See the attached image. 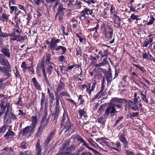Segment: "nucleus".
<instances>
[{"label": "nucleus", "mask_w": 155, "mask_h": 155, "mask_svg": "<svg viewBox=\"0 0 155 155\" xmlns=\"http://www.w3.org/2000/svg\"><path fill=\"white\" fill-rule=\"evenodd\" d=\"M1 51L3 54H0V64L3 66L0 67V73H3L5 76L10 77L11 74V66L5 57L8 58H10V51L8 47H4Z\"/></svg>", "instance_id": "obj_1"}, {"label": "nucleus", "mask_w": 155, "mask_h": 155, "mask_svg": "<svg viewBox=\"0 0 155 155\" xmlns=\"http://www.w3.org/2000/svg\"><path fill=\"white\" fill-rule=\"evenodd\" d=\"M137 94L135 92L134 94V98L133 99V101L130 100H127L125 98H118L115 97L114 98L113 100L120 103L119 104H117L116 106L118 108L120 109L122 108L123 106V103H125L127 105L128 108L130 109H131L132 110L136 111L137 110H139V107L138 105L140 106L139 108H140L142 107V104H141V101L140 100L138 101V99H139L140 97H137Z\"/></svg>", "instance_id": "obj_2"}, {"label": "nucleus", "mask_w": 155, "mask_h": 155, "mask_svg": "<svg viewBox=\"0 0 155 155\" xmlns=\"http://www.w3.org/2000/svg\"><path fill=\"white\" fill-rule=\"evenodd\" d=\"M79 135H74L71 138L70 140L64 142L62 144L63 149H65L68 153L75 150L76 148L81 143L78 142V138H79Z\"/></svg>", "instance_id": "obj_3"}, {"label": "nucleus", "mask_w": 155, "mask_h": 155, "mask_svg": "<svg viewBox=\"0 0 155 155\" xmlns=\"http://www.w3.org/2000/svg\"><path fill=\"white\" fill-rule=\"evenodd\" d=\"M60 128H63L64 132H69L71 130L72 132L74 130L75 127L74 124L71 121L68 113H66L64 111L63 113L62 119L61 121Z\"/></svg>", "instance_id": "obj_4"}, {"label": "nucleus", "mask_w": 155, "mask_h": 155, "mask_svg": "<svg viewBox=\"0 0 155 155\" xmlns=\"http://www.w3.org/2000/svg\"><path fill=\"white\" fill-rule=\"evenodd\" d=\"M32 122L29 126L25 127L22 129L19 133V135L22 136L26 135L28 133L30 134H33L35 131V129L37 125V119L36 115L32 116L31 117Z\"/></svg>", "instance_id": "obj_5"}, {"label": "nucleus", "mask_w": 155, "mask_h": 155, "mask_svg": "<svg viewBox=\"0 0 155 155\" xmlns=\"http://www.w3.org/2000/svg\"><path fill=\"white\" fill-rule=\"evenodd\" d=\"M114 98H113L111 100L112 103H114V106H109L106 108L104 114V116L105 117H107L109 116L110 114L111 116H113L117 112V111L116 110L115 107L117 108L116 105L119 104L120 103L114 101L113 99Z\"/></svg>", "instance_id": "obj_6"}, {"label": "nucleus", "mask_w": 155, "mask_h": 155, "mask_svg": "<svg viewBox=\"0 0 155 155\" xmlns=\"http://www.w3.org/2000/svg\"><path fill=\"white\" fill-rule=\"evenodd\" d=\"M119 139L122 143L123 149H126L129 148V141L126 137L125 131L124 130L122 134H119L118 135Z\"/></svg>", "instance_id": "obj_7"}, {"label": "nucleus", "mask_w": 155, "mask_h": 155, "mask_svg": "<svg viewBox=\"0 0 155 155\" xmlns=\"http://www.w3.org/2000/svg\"><path fill=\"white\" fill-rule=\"evenodd\" d=\"M45 56H44L42 58L41 62L40 64H38L36 70L37 72V74L39 76V72L38 71L39 69H40L41 70L42 73L43 74V76L44 78H47L45 68Z\"/></svg>", "instance_id": "obj_8"}, {"label": "nucleus", "mask_w": 155, "mask_h": 155, "mask_svg": "<svg viewBox=\"0 0 155 155\" xmlns=\"http://www.w3.org/2000/svg\"><path fill=\"white\" fill-rule=\"evenodd\" d=\"M55 130H53L49 133L44 142V146L45 148L47 147L48 146L51 140L55 137Z\"/></svg>", "instance_id": "obj_9"}, {"label": "nucleus", "mask_w": 155, "mask_h": 155, "mask_svg": "<svg viewBox=\"0 0 155 155\" xmlns=\"http://www.w3.org/2000/svg\"><path fill=\"white\" fill-rule=\"evenodd\" d=\"M60 41L61 40L59 39H56L54 37L52 38L49 45L50 50L52 51H56V49L58 47L57 44L59 43Z\"/></svg>", "instance_id": "obj_10"}, {"label": "nucleus", "mask_w": 155, "mask_h": 155, "mask_svg": "<svg viewBox=\"0 0 155 155\" xmlns=\"http://www.w3.org/2000/svg\"><path fill=\"white\" fill-rule=\"evenodd\" d=\"M102 50H100L98 53V54L101 56V58L104 57H107L108 55L110 54L109 50L104 47H102Z\"/></svg>", "instance_id": "obj_11"}, {"label": "nucleus", "mask_w": 155, "mask_h": 155, "mask_svg": "<svg viewBox=\"0 0 155 155\" xmlns=\"http://www.w3.org/2000/svg\"><path fill=\"white\" fill-rule=\"evenodd\" d=\"M111 143L113 145L112 147H110L111 149L116 150L118 152L120 153L121 150L120 143L118 141H117L115 143L114 142Z\"/></svg>", "instance_id": "obj_12"}, {"label": "nucleus", "mask_w": 155, "mask_h": 155, "mask_svg": "<svg viewBox=\"0 0 155 155\" xmlns=\"http://www.w3.org/2000/svg\"><path fill=\"white\" fill-rule=\"evenodd\" d=\"M60 111L55 110L51 114V120L54 122V124L55 125L58 122V119Z\"/></svg>", "instance_id": "obj_13"}, {"label": "nucleus", "mask_w": 155, "mask_h": 155, "mask_svg": "<svg viewBox=\"0 0 155 155\" xmlns=\"http://www.w3.org/2000/svg\"><path fill=\"white\" fill-rule=\"evenodd\" d=\"M35 150L36 151V155H41L42 148L40 145V140L38 139L35 146Z\"/></svg>", "instance_id": "obj_14"}, {"label": "nucleus", "mask_w": 155, "mask_h": 155, "mask_svg": "<svg viewBox=\"0 0 155 155\" xmlns=\"http://www.w3.org/2000/svg\"><path fill=\"white\" fill-rule=\"evenodd\" d=\"M93 9H92L91 10L89 8H84V9L81 12V14H83L85 16H86V15H90L92 16V18H93L95 17V16L94 15L93 13Z\"/></svg>", "instance_id": "obj_15"}, {"label": "nucleus", "mask_w": 155, "mask_h": 155, "mask_svg": "<svg viewBox=\"0 0 155 155\" xmlns=\"http://www.w3.org/2000/svg\"><path fill=\"white\" fill-rule=\"evenodd\" d=\"M63 78H61L60 80L59 83L58 84L56 92L57 93H58L63 89H65V83L62 81V80H63Z\"/></svg>", "instance_id": "obj_16"}, {"label": "nucleus", "mask_w": 155, "mask_h": 155, "mask_svg": "<svg viewBox=\"0 0 155 155\" xmlns=\"http://www.w3.org/2000/svg\"><path fill=\"white\" fill-rule=\"evenodd\" d=\"M66 9V8L63 7V6L62 4H60L58 8V11L55 16V18H56L59 14L64 15V11Z\"/></svg>", "instance_id": "obj_17"}, {"label": "nucleus", "mask_w": 155, "mask_h": 155, "mask_svg": "<svg viewBox=\"0 0 155 155\" xmlns=\"http://www.w3.org/2000/svg\"><path fill=\"white\" fill-rule=\"evenodd\" d=\"M0 107L1 110H0V117L3 114L6 108V102L5 103L4 101L1 102L0 104Z\"/></svg>", "instance_id": "obj_18"}, {"label": "nucleus", "mask_w": 155, "mask_h": 155, "mask_svg": "<svg viewBox=\"0 0 155 155\" xmlns=\"http://www.w3.org/2000/svg\"><path fill=\"white\" fill-rule=\"evenodd\" d=\"M154 38V35L152 34H150L148 35L145 41L147 43V44L152 45L153 43L154 44L155 43L153 41Z\"/></svg>", "instance_id": "obj_19"}, {"label": "nucleus", "mask_w": 155, "mask_h": 155, "mask_svg": "<svg viewBox=\"0 0 155 155\" xmlns=\"http://www.w3.org/2000/svg\"><path fill=\"white\" fill-rule=\"evenodd\" d=\"M15 133L10 129H8L6 134L4 135V137L5 139H8L9 137L11 138L14 136L15 135Z\"/></svg>", "instance_id": "obj_20"}, {"label": "nucleus", "mask_w": 155, "mask_h": 155, "mask_svg": "<svg viewBox=\"0 0 155 155\" xmlns=\"http://www.w3.org/2000/svg\"><path fill=\"white\" fill-rule=\"evenodd\" d=\"M99 28V25L97 24L95 27L90 28V31H94L93 34V36L95 38H97L98 37V33L97 31V29Z\"/></svg>", "instance_id": "obj_21"}, {"label": "nucleus", "mask_w": 155, "mask_h": 155, "mask_svg": "<svg viewBox=\"0 0 155 155\" xmlns=\"http://www.w3.org/2000/svg\"><path fill=\"white\" fill-rule=\"evenodd\" d=\"M108 30L106 31L107 34V37L109 40L111 39L113 37V30L110 27H107Z\"/></svg>", "instance_id": "obj_22"}, {"label": "nucleus", "mask_w": 155, "mask_h": 155, "mask_svg": "<svg viewBox=\"0 0 155 155\" xmlns=\"http://www.w3.org/2000/svg\"><path fill=\"white\" fill-rule=\"evenodd\" d=\"M45 94L42 92L41 94V104H45V106H46L48 104V100L45 97Z\"/></svg>", "instance_id": "obj_23"}, {"label": "nucleus", "mask_w": 155, "mask_h": 155, "mask_svg": "<svg viewBox=\"0 0 155 155\" xmlns=\"http://www.w3.org/2000/svg\"><path fill=\"white\" fill-rule=\"evenodd\" d=\"M60 50H61L62 51L61 54H64L67 51V48L61 45L58 46V47L56 49L55 51H58Z\"/></svg>", "instance_id": "obj_24"}, {"label": "nucleus", "mask_w": 155, "mask_h": 155, "mask_svg": "<svg viewBox=\"0 0 155 155\" xmlns=\"http://www.w3.org/2000/svg\"><path fill=\"white\" fill-rule=\"evenodd\" d=\"M79 138H78V142H80L81 143H83V145L86 147L89 150H91V149L92 148L89 147V145L84 140L83 138H81L80 136Z\"/></svg>", "instance_id": "obj_25"}, {"label": "nucleus", "mask_w": 155, "mask_h": 155, "mask_svg": "<svg viewBox=\"0 0 155 155\" xmlns=\"http://www.w3.org/2000/svg\"><path fill=\"white\" fill-rule=\"evenodd\" d=\"M146 91H143L140 94V97L143 101L145 102L147 104L148 103V99L147 98L146 96Z\"/></svg>", "instance_id": "obj_26"}, {"label": "nucleus", "mask_w": 155, "mask_h": 155, "mask_svg": "<svg viewBox=\"0 0 155 155\" xmlns=\"http://www.w3.org/2000/svg\"><path fill=\"white\" fill-rule=\"evenodd\" d=\"M48 114V110L46 106H45L44 107V110L43 112V117L42 118L41 120V124H42L44 122V121L45 120V118H46Z\"/></svg>", "instance_id": "obj_27"}, {"label": "nucleus", "mask_w": 155, "mask_h": 155, "mask_svg": "<svg viewBox=\"0 0 155 155\" xmlns=\"http://www.w3.org/2000/svg\"><path fill=\"white\" fill-rule=\"evenodd\" d=\"M51 60V55L50 54L46 53V55L45 64H52L53 65L54 64L53 63L50 62Z\"/></svg>", "instance_id": "obj_28"}, {"label": "nucleus", "mask_w": 155, "mask_h": 155, "mask_svg": "<svg viewBox=\"0 0 155 155\" xmlns=\"http://www.w3.org/2000/svg\"><path fill=\"white\" fill-rule=\"evenodd\" d=\"M78 113L79 115L80 118H81L83 116H85L87 114L84 108L83 109H80L78 111Z\"/></svg>", "instance_id": "obj_29"}, {"label": "nucleus", "mask_w": 155, "mask_h": 155, "mask_svg": "<svg viewBox=\"0 0 155 155\" xmlns=\"http://www.w3.org/2000/svg\"><path fill=\"white\" fill-rule=\"evenodd\" d=\"M32 81L34 83V85L37 89L40 90L41 89L40 86L38 83L36 78H32Z\"/></svg>", "instance_id": "obj_30"}, {"label": "nucleus", "mask_w": 155, "mask_h": 155, "mask_svg": "<svg viewBox=\"0 0 155 155\" xmlns=\"http://www.w3.org/2000/svg\"><path fill=\"white\" fill-rule=\"evenodd\" d=\"M6 107L7 109L5 114L6 116H7L10 112H12V109L10 107L9 103L8 101H6Z\"/></svg>", "instance_id": "obj_31"}, {"label": "nucleus", "mask_w": 155, "mask_h": 155, "mask_svg": "<svg viewBox=\"0 0 155 155\" xmlns=\"http://www.w3.org/2000/svg\"><path fill=\"white\" fill-rule=\"evenodd\" d=\"M18 155H34V154L31 151L26 150L19 152Z\"/></svg>", "instance_id": "obj_32"}, {"label": "nucleus", "mask_w": 155, "mask_h": 155, "mask_svg": "<svg viewBox=\"0 0 155 155\" xmlns=\"http://www.w3.org/2000/svg\"><path fill=\"white\" fill-rule=\"evenodd\" d=\"M46 65H47L46 67V69L48 72L49 75H50L52 73L53 67L52 66V64H47Z\"/></svg>", "instance_id": "obj_33"}, {"label": "nucleus", "mask_w": 155, "mask_h": 155, "mask_svg": "<svg viewBox=\"0 0 155 155\" xmlns=\"http://www.w3.org/2000/svg\"><path fill=\"white\" fill-rule=\"evenodd\" d=\"M63 146L62 145L61 150L59 151L55 155H65L68 154V152L65 149H63Z\"/></svg>", "instance_id": "obj_34"}, {"label": "nucleus", "mask_w": 155, "mask_h": 155, "mask_svg": "<svg viewBox=\"0 0 155 155\" xmlns=\"http://www.w3.org/2000/svg\"><path fill=\"white\" fill-rule=\"evenodd\" d=\"M8 127L7 124L3 125L0 127V134L4 133Z\"/></svg>", "instance_id": "obj_35"}, {"label": "nucleus", "mask_w": 155, "mask_h": 155, "mask_svg": "<svg viewBox=\"0 0 155 155\" xmlns=\"http://www.w3.org/2000/svg\"><path fill=\"white\" fill-rule=\"evenodd\" d=\"M44 126H40L38 129L37 132L36 133V136L40 137L42 135L43 130Z\"/></svg>", "instance_id": "obj_36"}, {"label": "nucleus", "mask_w": 155, "mask_h": 155, "mask_svg": "<svg viewBox=\"0 0 155 155\" xmlns=\"http://www.w3.org/2000/svg\"><path fill=\"white\" fill-rule=\"evenodd\" d=\"M48 3H54L55 2L54 7H56L59 4L60 0H46Z\"/></svg>", "instance_id": "obj_37"}, {"label": "nucleus", "mask_w": 155, "mask_h": 155, "mask_svg": "<svg viewBox=\"0 0 155 155\" xmlns=\"http://www.w3.org/2000/svg\"><path fill=\"white\" fill-rule=\"evenodd\" d=\"M21 68H22V70L24 72H25L27 69H28V67L27 64H26L25 61H23L21 63Z\"/></svg>", "instance_id": "obj_38"}, {"label": "nucleus", "mask_w": 155, "mask_h": 155, "mask_svg": "<svg viewBox=\"0 0 155 155\" xmlns=\"http://www.w3.org/2000/svg\"><path fill=\"white\" fill-rule=\"evenodd\" d=\"M102 92V91H100L99 92H98L96 95L95 96L93 97H92L91 100L92 101H94L98 97L100 98L101 95L103 94V93L101 94Z\"/></svg>", "instance_id": "obj_39"}, {"label": "nucleus", "mask_w": 155, "mask_h": 155, "mask_svg": "<svg viewBox=\"0 0 155 155\" xmlns=\"http://www.w3.org/2000/svg\"><path fill=\"white\" fill-rule=\"evenodd\" d=\"M48 93L49 94V96L50 98L51 99V102L50 101V103H52L53 100L54 99V96L52 92L50 91V90L49 88H48L47 89Z\"/></svg>", "instance_id": "obj_40"}, {"label": "nucleus", "mask_w": 155, "mask_h": 155, "mask_svg": "<svg viewBox=\"0 0 155 155\" xmlns=\"http://www.w3.org/2000/svg\"><path fill=\"white\" fill-rule=\"evenodd\" d=\"M123 119L124 116H120V117H118L117 120L116 121L115 124H114V126H116L119 122L122 121Z\"/></svg>", "instance_id": "obj_41"}, {"label": "nucleus", "mask_w": 155, "mask_h": 155, "mask_svg": "<svg viewBox=\"0 0 155 155\" xmlns=\"http://www.w3.org/2000/svg\"><path fill=\"white\" fill-rule=\"evenodd\" d=\"M139 112H133L131 114L130 113V118H132V117H139Z\"/></svg>", "instance_id": "obj_42"}, {"label": "nucleus", "mask_w": 155, "mask_h": 155, "mask_svg": "<svg viewBox=\"0 0 155 155\" xmlns=\"http://www.w3.org/2000/svg\"><path fill=\"white\" fill-rule=\"evenodd\" d=\"M28 69L29 71V73L31 74H33L34 73V70L33 66V63L32 62L31 65L28 67Z\"/></svg>", "instance_id": "obj_43"}, {"label": "nucleus", "mask_w": 155, "mask_h": 155, "mask_svg": "<svg viewBox=\"0 0 155 155\" xmlns=\"http://www.w3.org/2000/svg\"><path fill=\"white\" fill-rule=\"evenodd\" d=\"M1 18L2 19V20L3 21H7L9 19L7 15L4 13H3Z\"/></svg>", "instance_id": "obj_44"}, {"label": "nucleus", "mask_w": 155, "mask_h": 155, "mask_svg": "<svg viewBox=\"0 0 155 155\" xmlns=\"http://www.w3.org/2000/svg\"><path fill=\"white\" fill-rule=\"evenodd\" d=\"M104 110V105L103 104L101 105L98 110V112L99 114H101Z\"/></svg>", "instance_id": "obj_45"}, {"label": "nucleus", "mask_w": 155, "mask_h": 155, "mask_svg": "<svg viewBox=\"0 0 155 155\" xmlns=\"http://www.w3.org/2000/svg\"><path fill=\"white\" fill-rule=\"evenodd\" d=\"M60 108L59 101H56L55 110L60 111Z\"/></svg>", "instance_id": "obj_46"}, {"label": "nucleus", "mask_w": 155, "mask_h": 155, "mask_svg": "<svg viewBox=\"0 0 155 155\" xmlns=\"http://www.w3.org/2000/svg\"><path fill=\"white\" fill-rule=\"evenodd\" d=\"M0 36L4 37H7L8 36V33H3L2 31L1 27L0 26Z\"/></svg>", "instance_id": "obj_47"}, {"label": "nucleus", "mask_w": 155, "mask_h": 155, "mask_svg": "<svg viewBox=\"0 0 155 155\" xmlns=\"http://www.w3.org/2000/svg\"><path fill=\"white\" fill-rule=\"evenodd\" d=\"M103 117H100L98 118L97 120L98 123L101 124H105L104 121H103Z\"/></svg>", "instance_id": "obj_48"}, {"label": "nucleus", "mask_w": 155, "mask_h": 155, "mask_svg": "<svg viewBox=\"0 0 155 155\" xmlns=\"http://www.w3.org/2000/svg\"><path fill=\"white\" fill-rule=\"evenodd\" d=\"M149 53L150 52L149 51H148V54H147L146 52L143 53L142 54V57L143 59H149Z\"/></svg>", "instance_id": "obj_49"}, {"label": "nucleus", "mask_w": 155, "mask_h": 155, "mask_svg": "<svg viewBox=\"0 0 155 155\" xmlns=\"http://www.w3.org/2000/svg\"><path fill=\"white\" fill-rule=\"evenodd\" d=\"M130 18L133 20H136L137 21L140 19V18H138L137 15H136L133 14H131L130 16Z\"/></svg>", "instance_id": "obj_50"}, {"label": "nucleus", "mask_w": 155, "mask_h": 155, "mask_svg": "<svg viewBox=\"0 0 155 155\" xmlns=\"http://www.w3.org/2000/svg\"><path fill=\"white\" fill-rule=\"evenodd\" d=\"M115 24H117L120 25V19L118 16H116V19L114 21Z\"/></svg>", "instance_id": "obj_51"}, {"label": "nucleus", "mask_w": 155, "mask_h": 155, "mask_svg": "<svg viewBox=\"0 0 155 155\" xmlns=\"http://www.w3.org/2000/svg\"><path fill=\"white\" fill-rule=\"evenodd\" d=\"M27 144L26 142H22L21 143L20 147L21 148L25 149L27 148Z\"/></svg>", "instance_id": "obj_52"}, {"label": "nucleus", "mask_w": 155, "mask_h": 155, "mask_svg": "<svg viewBox=\"0 0 155 155\" xmlns=\"http://www.w3.org/2000/svg\"><path fill=\"white\" fill-rule=\"evenodd\" d=\"M125 153L126 155H134L135 154V153L133 151L127 150H125Z\"/></svg>", "instance_id": "obj_53"}, {"label": "nucleus", "mask_w": 155, "mask_h": 155, "mask_svg": "<svg viewBox=\"0 0 155 155\" xmlns=\"http://www.w3.org/2000/svg\"><path fill=\"white\" fill-rule=\"evenodd\" d=\"M58 61H59L62 62L65 61V59L63 55H61L58 57Z\"/></svg>", "instance_id": "obj_54"}, {"label": "nucleus", "mask_w": 155, "mask_h": 155, "mask_svg": "<svg viewBox=\"0 0 155 155\" xmlns=\"http://www.w3.org/2000/svg\"><path fill=\"white\" fill-rule=\"evenodd\" d=\"M78 17L81 20L83 21L86 18V16L84 15L83 14H81V13L78 15Z\"/></svg>", "instance_id": "obj_55"}, {"label": "nucleus", "mask_w": 155, "mask_h": 155, "mask_svg": "<svg viewBox=\"0 0 155 155\" xmlns=\"http://www.w3.org/2000/svg\"><path fill=\"white\" fill-rule=\"evenodd\" d=\"M106 78H112V74L110 71H106L104 73Z\"/></svg>", "instance_id": "obj_56"}, {"label": "nucleus", "mask_w": 155, "mask_h": 155, "mask_svg": "<svg viewBox=\"0 0 155 155\" xmlns=\"http://www.w3.org/2000/svg\"><path fill=\"white\" fill-rule=\"evenodd\" d=\"M155 20V19L153 17H151L150 19L149 20V21H148L146 25H150L152 24Z\"/></svg>", "instance_id": "obj_57"}, {"label": "nucleus", "mask_w": 155, "mask_h": 155, "mask_svg": "<svg viewBox=\"0 0 155 155\" xmlns=\"http://www.w3.org/2000/svg\"><path fill=\"white\" fill-rule=\"evenodd\" d=\"M10 9L11 11L10 12V13L11 14H12L13 12L15 11V10H16L17 9V7L15 6H9Z\"/></svg>", "instance_id": "obj_58"}, {"label": "nucleus", "mask_w": 155, "mask_h": 155, "mask_svg": "<svg viewBox=\"0 0 155 155\" xmlns=\"http://www.w3.org/2000/svg\"><path fill=\"white\" fill-rule=\"evenodd\" d=\"M18 8L20 10H22L26 13V10L25 7L22 5L19 4L18 5Z\"/></svg>", "instance_id": "obj_59"}, {"label": "nucleus", "mask_w": 155, "mask_h": 155, "mask_svg": "<svg viewBox=\"0 0 155 155\" xmlns=\"http://www.w3.org/2000/svg\"><path fill=\"white\" fill-rule=\"evenodd\" d=\"M96 82L95 81L93 83L92 86V87L91 89H90V92L91 93V92L92 91H93L95 88L96 85Z\"/></svg>", "instance_id": "obj_60"}, {"label": "nucleus", "mask_w": 155, "mask_h": 155, "mask_svg": "<svg viewBox=\"0 0 155 155\" xmlns=\"http://www.w3.org/2000/svg\"><path fill=\"white\" fill-rule=\"evenodd\" d=\"M60 95H61L62 96H69L70 97V94L69 93H68L66 91H63L61 93H60Z\"/></svg>", "instance_id": "obj_61"}, {"label": "nucleus", "mask_w": 155, "mask_h": 155, "mask_svg": "<svg viewBox=\"0 0 155 155\" xmlns=\"http://www.w3.org/2000/svg\"><path fill=\"white\" fill-rule=\"evenodd\" d=\"M10 118L12 119L13 120H14L17 119L16 116L13 113L11 114Z\"/></svg>", "instance_id": "obj_62"}, {"label": "nucleus", "mask_w": 155, "mask_h": 155, "mask_svg": "<svg viewBox=\"0 0 155 155\" xmlns=\"http://www.w3.org/2000/svg\"><path fill=\"white\" fill-rule=\"evenodd\" d=\"M91 150H92V151L94 153V154H95V155H97V154H98L99 155H101V153H100L99 152L97 151L96 150H95V149H93V148H92L91 149Z\"/></svg>", "instance_id": "obj_63"}, {"label": "nucleus", "mask_w": 155, "mask_h": 155, "mask_svg": "<svg viewBox=\"0 0 155 155\" xmlns=\"http://www.w3.org/2000/svg\"><path fill=\"white\" fill-rule=\"evenodd\" d=\"M75 35L79 38L80 42V43L82 42L84 40L83 38L81 36H79L78 34H76Z\"/></svg>", "instance_id": "obj_64"}]
</instances>
